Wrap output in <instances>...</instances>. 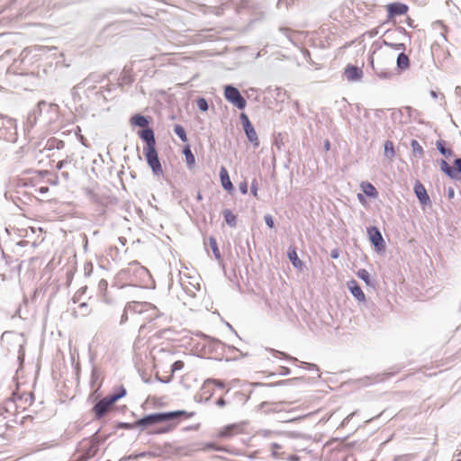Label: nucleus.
Returning <instances> with one entry per match:
<instances>
[{
    "instance_id": "nucleus-11",
    "label": "nucleus",
    "mask_w": 461,
    "mask_h": 461,
    "mask_svg": "<svg viewBox=\"0 0 461 461\" xmlns=\"http://www.w3.org/2000/svg\"><path fill=\"white\" fill-rule=\"evenodd\" d=\"M140 137L146 142V147L144 149L156 148V140L152 129L146 128L142 130L140 133Z\"/></svg>"
},
{
    "instance_id": "nucleus-38",
    "label": "nucleus",
    "mask_w": 461,
    "mask_h": 461,
    "mask_svg": "<svg viewBox=\"0 0 461 461\" xmlns=\"http://www.w3.org/2000/svg\"><path fill=\"white\" fill-rule=\"evenodd\" d=\"M239 189L241 194H246L248 193V183L246 181H242L239 185Z\"/></svg>"
},
{
    "instance_id": "nucleus-12",
    "label": "nucleus",
    "mask_w": 461,
    "mask_h": 461,
    "mask_svg": "<svg viewBox=\"0 0 461 461\" xmlns=\"http://www.w3.org/2000/svg\"><path fill=\"white\" fill-rule=\"evenodd\" d=\"M371 67L375 74L381 79H388L393 76L391 69L380 67L379 63H375L374 59L371 60Z\"/></svg>"
},
{
    "instance_id": "nucleus-49",
    "label": "nucleus",
    "mask_w": 461,
    "mask_h": 461,
    "mask_svg": "<svg viewBox=\"0 0 461 461\" xmlns=\"http://www.w3.org/2000/svg\"><path fill=\"white\" fill-rule=\"evenodd\" d=\"M216 404H217V406H219V407H223V406H225L226 402H225V400H224L223 398H220V399H218V401L216 402Z\"/></svg>"
},
{
    "instance_id": "nucleus-8",
    "label": "nucleus",
    "mask_w": 461,
    "mask_h": 461,
    "mask_svg": "<svg viewBox=\"0 0 461 461\" xmlns=\"http://www.w3.org/2000/svg\"><path fill=\"white\" fill-rule=\"evenodd\" d=\"M344 74L347 79L352 82L358 81L363 77L362 69L353 65L347 66Z\"/></svg>"
},
{
    "instance_id": "nucleus-21",
    "label": "nucleus",
    "mask_w": 461,
    "mask_h": 461,
    "mask_svg": "<svg viewBox=\"0 0 461 461\" xmlns=\"http://www.w3.org/2000/svg\"><path fill=\"white\" fill-rule=\"evenodd\" d=\"M357 276L363 280L368 286L375 287V282L371 278L369 272L366 269H359L357 273Z\"/></svg>"
},
{
    "instance_id": "nucleus-39",
    "label": "nucleus",
    "mask_w": 461,
    "mask_h": 461,
    "mask_svg": "<svg viewBox=\"0 0 461 461\" xmlns=\"http://www.w3.org/2000/svg\"><path fill=\"white\" fill-rule=\"evenodd\" d=\"M302 365L305 367H307L309 370H313V371H316L318 372L319 371V367L317 366V365L315 364H312V363H307V362H302Z\"/></svg>"
},
{
    "instance_id": "nucleus-31",
    "label": "nucleus",
    "mask_w": 461,
    "mask_h": 461,
    "mask_svg": "<svg viewBox=\"0 0 461 461\" xmlns=\"http://www.w3.org/2000/svg\"><path fill=\"white\" fill-rule=\"evenodd\" d=\"M209 241H210L211 249H212L215 258H221V254H220V251H219V249H218V246H217L216 240L214 238L211 237L209 239Z\"/></svg>"
},
{
    "instance_id": "nucleus-5",
    "label": "nucleus",
    "mask_w": 461,
    "mask_h": 461,
    "mask_svg": "<svg viewBox=\"0 0 461 461\" xmlns=\"http://www.w3.org/2000/svg\"><path fill=\"white\" fill-rule=\"evenodd\" d=\"M144 154L146 156L147 163L152 169V172L157 176L162 174V167L158 159L156 148L144 149Z\"/></svg>"
},
{
    "instance_id": "nucleus-7",
    "label": "nucleus",
    "mask_w": 461,
    "mask_h": 461,
    "mask_svg": "<svg viewBox=\"0 0 461 461\" xmlns=\"http://www.w3.org/2000/svg\"><path fill=\"white\" fill-rule=\"evenodd\" d=\"M150 307L151 304L146 302H130L126 304V312H130V313H142Z\"/></svg>"
},
{
    "instance_id": "nucleus-19",
    "label": "nucleus",
    "mask_w": 461,
    "mask_h": 461,
    "mask_svg": "<svg viewBox=\"0 0 461 461\" xmlns=\"http://www.w3.org/2000/svg\"><path fill=\"white\" fill-rule=\"evenodd\" d=\"M396 64H397V68L400 70L408 69L410 67L409 57L403 51H402L397 57Z\"/></svg>"
},
{
    "instance_id": "nucleus-60",
    "label": "nucleus",
    "mask_w": 461,
    "mask_h": 461,
    "mask_svg": "<svg viewBox=\"0 0 461 461\" xmlns=\"http://www.w3.org/2000/svg\"><path fill=\"white\" fill-rule=\"evenodd\" d=\"M272 447H273L274 449H278V448H280V446H279L278 444H276V443H273V444H272Z\"/></svg>"
},
{
    "instance_id": "nucleus-42",
    "label": "nucleus",
    "mask_w": 461,
    "mask_h": 461,
    "mask_svg": "<svg viewBox=\"0 0 461 461\" xmlns=\"http://www.w3.org/2000/svg\"><path fill=\"white\" fill-rule=\"evenodd\" d=\"M208 383H213L217 387L219 388H223L224 387V383L221 380H216V379H212V380H207Z\"/></svg>"
},
{
    "instance_id": "nucleus-30",
    "label": "nucleus",
    "mask_w": 461,
    "mask_h": 461,
    "mask_svg": "<svg viewBox=\"0 0 461 461\" xmlns=\"http://www.w3.org/2000/svg\"><path fill=\"white\" fill-rule=\"evenodd\" d=\"M174 132L179 137L182 141H187V136L183 126L176 124L174 127Z\"/></svg>"
},
{
    "instance_id": "nucleus-41",
    "label": "nucleus",
    "mask_w": 461,
    "mask_h": 461,
    "mask_svg": "<svg viewBox=\"0 0 461 461\" xmlns=\"http://www.w3.org/2000/svg\"><path fill=\"white\" fill-rule=\"evenodd\" d=\"M54 143H56V148L58 149H63L64 145H65L64 141H62V140H52L50 145V146H54Z\"/></svg>"
},
{
    "instance_id": "nucleus-58",
    "label": "nucleus",
    "mask_w": 461,
    "mask_h": 461,
    "mask_svg": "<svg viewBox=\"0 0 461 461\" xmlns=\"http://www.w3.org/2000/svg\"><path fill=\"white\" fill-rule=\"evenodd\" d=\"M62 176L65 178V179H68L69 176H68V172H62Z\"/></svg>"
},
{
    "instance_id": "nucleus-46",
    "label": "nucleus",
    "mask_w": 461,
    "mask_h": 461,
    "mask_svg": "<svg viewBox=\"0 0 461 461\" xmlns=\"http://www.w3.org/2000/svg\"><path fill=\"white\" fill-rule=\"evenodd\" d=\"M356 414V412H352L350 414H348L342 421V425H345L346 423H348L351 419L353 418V416Z\"/></svg>"
},
{
    "instance_id": "nucleus-10",
    "label": "nucleus",
    "mask_w": 461,
    "mask_h": 461,
    "mask_svg": "<svg viewBox=\"0 0 461 461\" xmlns=\"http://www.w3.org/2000/svg\"><path fill=\"white\" fill-rule=\"evenodd\" d=\"M368 233L370 236L371 242L375 246V249H381L384 248V239L376 227H371L368 229Z\"/></svg>"
},
{
    "instance_id": "nucleus-48",
    "label": "nucleus",
    "mask_w": 461,
    "mask_h": 461,
    "mask_svg": "<svg viewBox=\"0 0 461 461\" xmlns=\"http://www.w3.org/2000/svg\"><path fill=\"white\" fill-rule=\"evenodd\" d=\"M68 160L67 159H63V160H60L59 162H58L57 164V168L58 169H61L66 164H68Z\"/></svg>"
},
{
    "instance_id": "nucleus-18",
    "label": "nucleus",
    "mask_w": 461,
    "mask_h": 461,
    "mask_svg": "<svg viewBox=\"0 0 461 461\" xmlns=\"http://www.w3.org/2000/svg\"><path fill=\"white\" fill-rule=\"evenodd\" d=\"M440 169L451 179H456V167H453L448 165V163L441 159L439 162Z\"/></svg>"
},
{
    "instance_id": "nucleus-32",
    "label": "nucleus",
    "mask_w": 461,
    "mask_h": 461,
    "mask_svg": "<svg viewBox=\"0 0 461 461\" xmlns=\"http://www.w3.org/2000/svg\"><path fill=\"white\" fill-rule=\"evenodd\" d=\"M196 104H197V107L202 112H206L209 108L208 103H207L206 99L203 97H199L196 101Z\"/></svg>"
},
{
    "instance_id": "nucleus-44",
    "label": "nucleus",
    "mask_w": 461,
    "mask_h": 461,
    "mask_svg": "<svg viewBox=\"0 0 461 461\" xmlns=\"http://www.w3.org/2000/svg\"><path fill=\"white\" fill-rule=\"evenodd\" d=\"M130 312H126V306L124 307L123 313L121 318V324L126 322L128 321V314Z\"/></svg>"
},
{
    "instance_id": "nucleus-3",
    "label": "nucleus",
    "mask_w": 461,
    "mask_h": 461,
    "mask_svg": "<svg viewBox=\"0 0 461 461\" xmlns=\"http://www.w3.org/2000/svg\"><path fill=\"white\" fill-rule=\"evenodd\" d=\"M58 106L53 104H48L45 101L38 103L36 108L28 115V123L33 126L38 120V116L41 115L43 110H47L50 113H56Z\"/></svg>"
},
{
    "instance_id": "nucleus-63",
    "label": "nucleus",
    "mask_w": 461,
    "mask_h": 461,
    "mask_svg": "<svg viewBox=\"0 0 461 461\" xmlns=\"http://www.w3.org/2000/svg\"><path fill=\"white\" fill-rule=\"evenodd\" d=\"M197 198H198L199 200H201V199H202V195H201L200 194H198Z\"/></svg>"
},
{
    "instance_id": "nucleus-34",
    "label": "nucleus",
    "mask_w": 461,
    "mask_h": 461,
    "mask_svg": "<svg viewBox=\"0 0 461 461\" xmlns=\"http://www.w3.org/2000/svg\"><path fill=\"white\" fill-rule=\"evenodd\" d=\"M183 367H184V362L181 360H177V361L174 362L173 365L171 366V372H172V374H174L175 372L183 369Z\"/></svg>"
},
{
    "instance_id": "nucleus-40",
    "label": "nucleus",
    "mask_w": 461,
    "mask_h": 461,
    "mask_svg": "<svg viewBox=\"0 0 461 461\" xmlns=\"http://www.w3.org/2000/svg\"><path fill=\"white\" fill-rule=\"evenodd\" d=\"M454 165L456 167V176H457L459 173L461 174V158H456L454 160Z\"/></svg>"
},
{
    "instance_id": "nucleus-9",
    "label": "nucleus",
    "mask_w": 461,
    "mask_h": 461,
    "mask_svg": "<svg viewBox=\"0 0 461 461\" xmlns=\"http://www.w3.org/2000/svg\"><path fill=\"white\" fill-rule=\"evenodd\" d=\"M408 11V6L402 3H393L387 5V12L389 17L405 14Z\"/></svg>"
},
{
    "instance_id": "nucleus-36",
    "label": "nucleus",
    "mask_w": 461,
    "mask_h": 461,
    "mask_svg": "<svg viewBox=\"0 0 461 461\" xmlns=\"http://www.w3.org/2000/svg\"><path fill=\"white\" fill-rule=\"evenodd\" d=\"M126 393V391L124 388H122L121 392L120 393H113V394H111L112 398L114 400V402H116L119 399H121L122 397H123Z\"/></svg>"
},
{
    "instance_id": "nucleus-51",
    "label": "nucleus",
    "mask_w": 461,
    "mask_h": 461,
    "mask_svg": "<svg viewBox=\"0 0 461 461\" xmlns=\"http://www.w3.org/2000/svg\"><path fill=\"white\" fill-rule=\"evenodd\" d=\"M330 256L332 258H339V251L337 249H334L331 251Z\"/></svg>"
},
{
    "instance_id": "nucleus-54",
    "label": "nucleus",
    "mask_w": 461,
    "mask_h": 461,
    "mask_svg": "<svg viewBox=\"0 0 461 461\" xmlns=\"http://www.w3.org/2000/svg\"><path fill=\"white\" fill-rule=\"evenodd\" d=\"M330 148V141L329 140H326L325 143H324V149L326 150H329Z\"/></svg>"
},
{
    "instance_id": "nucleus-47",
    "label": "nucleus",
    "mask_w": 461,
    "mask_h": 461,
    "mask_svg": "<svg viewBox=\"0 0 461 461\" xmlns=\"http://www.w3.org/2000/svg\"><path fill=\"white\" fill-rule=\"evenodd\" d=\"M92 268H93V266L91 263H87L86 266H85V272H86V275H89L92 271Z\"/></svg>"
},
{
    "instance_id": "nucleus-20",
    "label": "nucleus",
    "mask_w": 461,
    "mask_h": 461,
    "mask_svg": "<svg viewBox=\"0 0 461 461\" xmlns=\"http://www.w3.org/2000/svg\"><path fill=\"white\" fill-rule=\"evenodd\" d=\"M384 155L390 161L395 157L394 144L392 140H386L384 145Z\"/></svg>"
},
{
    "instance_id": "nucleus-29",
    "label": "nucleus",
    "mask_w": 461,
    "mask_h": 461,
    "mask_svg": "<svg viewBox=\"0 0 461 461\" xmlns=\"http://www.w3.org/2000/svg\"><path fill=\"white\" fill-rule=\"evenodd\" d=\"M411 147L412 152L415 156H419V157L423 156V149L416 140H411Z\"/></svg>"
},
{
    "instance_id": "nucleus-35",
    "label": "nucleus",
    "mask_w": 461,
    "mask_h": 461,
    "mask_svg": "<svg viewBox=\"0 0 461 461\" xmlns=\"http://www.w3.org/2000/svg\"><path fill=\"white\" fill-rule=\"evenodd\" d=\"M78 309L82 316H86L89 313L88 305L86 303H80Z\"/></svg>"
},
{
    "instance_id": "nucleus-45",
    "label": "nucleus",
    "mask_w": 461,
    "mask_h": 461,
    "mask_svg": "<svg viewBox=\"0 0 461 461\" xmlns=\"http://www.w3.org/2000/svg\"><path fill=\"white\" fill-rule=\"evenodd\" d=\"M173 428H174L173 426H167V427H165V428H161L158 431H156V433H158V434L166 433V432H168V431L172 430Z\"/></svg>"
},
{
    "instance_id": "nucleus-1",
    "label": "nucleus",
    "mask_w": 461,
    "mask_h": 461,
    "mask_svg": "<svg viewBox=\"0 0 461 461\" xmlns=\"http://www.w3.org/2000/svg\"><path fill=\"white\" fill-rule=\"evenodd\" d=\"M192 415L193 413H188L185 411L151 413L137 420L135 426L146 428L153 424L173 420L183 416L190 418Z\"/></svg>"
},
{
    "instance_id": "nucleus-13",
    "label": "nucleus",
    "mask_w": 461,
    "mask_h": 461,
    "mask_svg": "<svg viewBox=\"0 0 461 461\" xmlns=\"http://www.w3.org/2000/svg\"><path fill=\"white\" fill-rule=\"evenodd\" d=\"M348 287L351 292L352 295L358 301L364 302L366 300L365 294L363 293L361 287L357 285V281L351 280L348 282Z\"/></svg>"
},
{
    "instance_id": "nucleus-26",
    "label": "nucleus",
    "mask_w": 461,
    "mask_h": 461,
    "mask_svg": "<svg viewBox=\"0 0 461 461\" xmlns=\"http://www.w3.org/2000/svg\"><path fill=\"white\" fill-rule=\"evenodd\" d=\"M223 216L226 223L230 227H235L237 223L236 215L229 209L223 211Z\"/></svg>"
},
{
    "instance_id": "nucleus-25",
    "label": "nucleus",
    "mask_w": 461,
    "mask_h": 461,
    "mask_svg": "<svg viewBox=\"0 0 461 461\" xmlns=\"http://www.w3.org/2000/svg\"><path fill=\"white\" fill-rule=\"evenodd\" d=\"M362 191L369 197H375L377 195V191L375 187L367 182H363L361 184Z\"/></svg>"
},
{
    "instance_id": "nucleus-62",
    "label": "nucleus",
    "mask_w": 461,
    "mask_h": 461,
    "mask_svg": "<svg viewBox=\"0 0 461 461\" xmlns=\"http://www.w3.org/2000/svg\"><path fill=\"white\" fill-rule=\"evenodd\" d=\"M194 290H199V285L197 284V286L194 285L193 286Z\"/></svg>"
},
{
    "instance_id": "nucleus-2",
    "label": "nucleus",
    "mask_w": 461,
    "mask_h": 461,
    "mask_svg": "<svg viewBox=\"0 0 461 461\" xmlns=\"http://www.w3.org/2000/svg\"><path fill=\"white\" fill-rule=\"evenodd\" d=\"M224 96L227 101L234 104L238 109H244L247 105L246 99L240 95L238 88L233 86H226Z\"/></svg>"
},
{
    "instance_id": "nucleus-23",
    "label": "nucleus",
    "mask_w": 461,
    "mask_h": 461,
    "mask_svg": "<svg viewBox=\"0 0 461 461\" xmlns=\"http://www.w3.org/2000/svg\"><path fill=\"white\" fill-rule=\"evenodd\" d=\"M101 377V373L99 369L96 366H93L92 372H91V380L90 384L92 388L98 389L101 386V384H98V380Z\"/></svg>"
},
{
    "instance_id": "nucleus-52",
    "label": "nucleus",
    "mask_w": 461,
    "mask_h": 461,
    "mask_svg": "<svg viewBox=\"0 0 461 461\" xmlns=\"http://www.w3.org/2000/svg\"><path fill=\"white\" fill-rule=\"evenodd\" d=\"M121 427L130 429V428H133V427H136V426H135V423L134 424L122 423Z\"/></svg>"
},
{
    "instance_id": "nucleus-61",
    "label": "nucleus",
    "mask_w": 461,
    "mask_h": 461,
    "mask_svg": "<svg viewBox=\"0 0 461 461\" xmlns=\"http://www.w3.org/2000/svg\"><path fill=\"white\" fill-rule=\"evenodd\" d=\"M454 195V191L453 190H450L449 191V196L452 197Z\"/></svg>"
},
{
    "instance_id": "nucleus-57",
    "label": "nucleus",
    "mask_w": 461,
    "mask_h": 461,
    "mask_svg": "<svg viewBox=\"0 0 461 461\" xmlns=\"http://www.w3.org/2000/svg\"><path fill=\"white\" fill-rule=\"evenodd\" d=\"M48 191H49V188H48V187H41V188H40V192H41V193H42V194H43V193H46V192H48Z\"/></svg>"
},
{
    "instance_id": "nucleus-33",
    "label": "nucleus",
    "mask_w": 461,
    "mask_h": 461,
    "mask_svg": "<svg viewBox=\"0 0 461 461\" xmlns=\"http://www.w3.org/2000/svg\"><path fill=\"white\" fill-rule=\"evenodd\" d=\"M384 44L385 46H388L395 50H402L403 51L405 50V45L403 43H392L388 42L386 41H384Z\"/></svg>"
},
{
    "instance_id": "nucleus-16",
    "label": "nucleus",
    "mask_w": 461,
    "mask_h": 461,
    "mask_svg": "<svg viewBox=\"0 0 461 461\" xmlns=\"http://www.w3.org/2000/svg\"><path fill=\"white\" fill-rule=\"evenodd\" d=\"M287 256L292 265L297 268L302 269L303 267V261L298 258L296 249L294 247H289Z\"/></svg>"
},
{
    "instance_id": "nucleus-27",
    "label": "nucleus",
    "mask_w": 461,
    "mask_h": 461,
    "mask_svg": "<svg viewBox=\"0 0 461 461\" xmlns=\"http://www.w3.org/2000/svg\"><path fill=\"white\" fill-rule=\"evenodd\" d=\"M183 153L185 157L186 164L189 168H192L195 165V158L191 151L190 148L187 146L184 149Z\"/></svg>"
},
{
    "instance_id": "nucleus-64",
    "label": "nucleus",
    "mask_w": 461,
    "mask_h": 461,
    "mask_svg": "<svg viewBox=\"0 0 461 461\" xmlns=\"http://www.w3.org/2000/svg\"><path fill=\"white\" fill-rule=\"evenodd\" d=\"M182 449H183V447H179V448L177 449V452H179V453H180V451H181Z\"/></svg>"
},
{
    "instance_id": "nucleus-59",
    "label": "nucleus",
    "mask_w": 461,
    "mask_h": 461,
    "mask_svg": "<svg viewBox=\"0 0 461 461\" xmlns=\"http://www.w3.org/2000/svg\"><path fill=\"white\" fill-rule=\"evenodd\" d=\"M430 95H431L433 98H437V97H438V94H437L435 91H431V92H430Z\"/></svg>"
},
{
    "instance_id": "nucleus-53",
    "label": "nucleus",
    "mask_w": 461,
    "mask_h": 461,
    "mask_svg": "<svg viewBox=\"0 0 461 461\" xmlns=\"http://www.w3.org/2000/svg\"><path fill=\"white\" fill-rule=\"evenodd\" d=\"M171 377H172V376H169V377L165 378V379L158 378V380H159L160 382L164 383V384H167V383H169V382L171 381Z\"/></svg>"
},
{
    "instance_id": "nucleus-50",
    "label": "nucleus",
    "mask_w": 461,
    "mask_h": 461,
    "mask_svg": "<svg viewBox=\"0 0 461 461\" xmlns=\"http://www.w3.org/2000/svg\"><path fill=\"white\" fill-rule=\"evenodd\" d=\"M368 34H369L370 37H375V36H376L378 34V30L377 29H374V30L370 31L368 32Z\"/></svg>"
},
{
    "instance_id": "nucleus-6",
    "label": "nucleus",
    "mask_w": 461,
    "mask_h": 461,
    "mask_svg": "<svg viewBox=\"0 0 461 461\" xmlns=\"http://www.w3.org/2000/svg\"><path fill=\"white\" fill-rule=\"evenodd\" d=\"M114 402H115L111 395H108L97 402L93 408L95 417L97 419H101L110 410L111 406Z\"/></svg>"
},
{
    "instance_id": "nucleus-56",
    "label": "nucleus",
    "mask_w": 461,
    "mask_h": 461,
    "mask_svg": "<svg viewBox=\"0 0 461 461\" xmlns=\"http://www.w3.org/2000/svg\"><path fill=\"white\" fill-rule=\"evenodd\" d=\"M186 290V292L192 295V296H194V291L191 290V289H188V288H185Z\"/></svg>"
},
{
    "instance_id": "nucleus-43",
    "label": "nucleus",
    "mask_w": 461,
    "mask_h": 461,
    "mask_svg": "<svg viewBox=\"0 0 461 461\" xmlns=\"http://www.w3.org/2000/svg\"><path fill=\"white\" fill-rule=\"evenodd\" d=\"M251 193L254 196L258 195V184L256 180H254L251 184Z\"/></svg>"
},
{
    "instance_id": "nucleus-28",
    "label": "nucleus",
    "mask_w": 461,
    "mask_h": 461,
    "mask_svg": "<svg viewBox=\"0 0 461 461\" xmlns=\"http://www.w3.org/2000/svg\"><path fill=\"white\" fill-rule=\"evenodd\" d=\"M436 146L438 150L447 158H449L453 156V151L450 149L445 148L443 140H437Z\"/></svg>"
},
{
    "instance_id": "nucleus-17",
    "label": "nucleus",
    "mask_w": 461,
    "mask_h": 461,
    "mask_svg": "<svg viewBox=\"0 0 461 461\" xmlns=\"http://www.w3.org/2000/svg\"><path fill=\"white\" fill-rule=\"evenodd\" d=\"M220 178L222 187L227 191L233 190V185L230 179L229 173L224 167L220 169Z\"/></svg>"
},
{
    "instance_id": "nucleus-22",
    "label": "nucleus",
    "mask_w": 461,
    "mask_h": 461,
    "mask_svg": "<svg viewBox=\"0 0 461 461\" xmlns=\"http://www.w3.org/2000/svg\"><path fill=\"white\" fill-rule=\"evenodd\" d=\"M194 450H201V451H222L224 448L222 447L217 446L214 443H200Z\"/></svg>"
},
{
    "instance_id": "nucleus-14",
    "label": "nucleus",
    "mask_w": 461,
    "mask_h": 461,
    "mask_svg": "<svg viewBox=\"0 0 461 461\" xmlns=\"http://www.w3.org/2000/svg\"><path fill=\"white\" fill-rule=\"evenodd\" d=\"M414 193L421 204L425 205L429 203V197L424 185L421 183L416 182L414 185Z\"/></svg>"
},
{
    "instance_id": "nucleus-37",
    "label": "nucleus",
    "mask_w": 461,
    "mask_h": 461,
    "mask_svg": "<svg viewBox=\"0 0 461 461\" xmlns=\"http://www.w3.org/2000/svg\"><path fill=\"white\" fill-rule=\"evenodd\" d=\"M264 220H265L266 224L269 228H271V229L274 228V220L270 214L265 215Z\"/></svg>"
},
{
    "instance_id": "nucleus-4",
    "label": "nucleus",
    "mask_w": 461,
    "mask_h": 461,
    "mask_svg": "<svg viewBox=\"0 0 461 461\" xmlns=\"http://www.w3.org/2000/svg\"><path fill=\"white\" fill-rule=\"evenodd\" d=\"M240 121L243 126L244 132L248 138V140L252 143L255 148L259 146V139L258 134L251 124L248 115L244 113L240 114Z\"/></svg>"
},
{
    "instance_id": "nucleus-15",
    "label": "nucleus",
    "mask_w": 461,
    "mask_h": 461,
    "mask_svg": "<svg viewBox=\"0 0 461 461\" xmlns=\"http://www.w3.org/2000/svg\"><path fill=\"white\" fill-rule=\"evenodd\" d=\"M239 430H240L239 425L230 424V425H228V426L224 427L223 429H221L218 432V437L219 438H230L233 435L238 434Z\"/></svg>"
},
{
    "instance_id": "nucleus-24",
    "label": "nucleus",
    "mask_w": 461,
    "mask_h": 461,
    "mask_svg": "<svg viewBox=\"0 0 461 461\" xmlns=\"http://www.w3.org/2000/svg\"><path fill=\"white\" fill-rule=\"evenodd\" d=\"M131 124H133L135 126H139V127H142V128L147 127V125L149 124L148 119L145 116L140 115V114H136L134 116H132L131 119Z\"/></svg>"
},
{
    "instance_id": "nucleus-55",
    "label": "nucleus",
    "mask_w": 461,
    "mask_h": 461,
    "mask_svg": "<svg viewBox=\"0 0 461 461\" xmlns=\"http://www.w3.org/2000/svg\"><path fill=\"white\" fill-rule=\"evenodd\" d=\"M140 456H154L153 454L151 453H146V452H142L139 455Z\"/></svg>"
}]
</instances>
